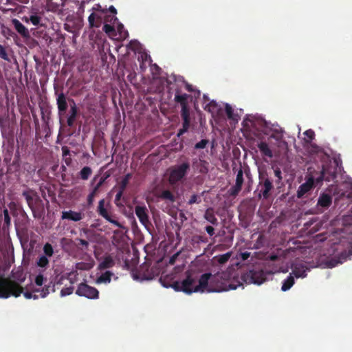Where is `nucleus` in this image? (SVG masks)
<instances>
[{"mask_svg":"<svg viewBox=\"0 0 352 352\" xmlns=\"http://www.w3.org/2000/svg\"><path fill=\"white\" fill-rule=\"evenodd\" d=\"M73 290V287H65L61 289L60 294L62 296H68L72 294Z\"/></svg>","mask_w":352,"mask_h":352,"instance_id":"43","label":"nucleus"},{"mask_svg":"<svg viewBox=\"0 0 352 352\" xmlns=\"http://www.w3.org/2000/svg\"><path fill=\"white\" fill-rule=\"evenodd\" d=\"M36 264L37 267L45 270L49 267L50 261L47 256L41 255L38 258Z\"/></svg>","mask_w":352,"mask_h":352,"instance_id":"27","label":"nucleus"},{"mask_svg":"<svg viewBox=\"0 0 352 352\" xmlns=\"http://www.w3.org/2000/svg\"><path fill=\"white\" fill-rule=\"evenodd\" d=\"M70 101L72 102V104L70 106L69 116L67 118V126H72L74 124V122L78 116V110L74 100L71 99Z\"/></svg>","mask_w":352,"mask_h":352,"instance_id":"15","label":"nucleus"},{"mask_svg":"<svg viewBox=\"0 0 352 352\" xmlns=\"http://www.w3.org/2000/svg\"><path fill=\"white\" fill-rule=\"evenodd\" d=\"M62 151H63V156H67V155H69V150L68 149V148L67 146H63L62 148Z\"/></svg>","mask_w":352,"mask_h":352,"instance_id":"54","label":"nucleus"},{"mask_svg":"<svg viewBox=\"0 0 352 352\" xmlns=\"http://www.w3.org/2000/svg\"><path fill=\"white\" fill-rule=\"evenodd\" d=\"M44 277L41 273H39L35 278V283L38 286H41L43 283Z\"/></svg>","mask_w":352,"mask_h":352,"instance_id":"47","label":"nucleus"},{"mask_svg":"<svg viewBox=\"0 0 352 352\" xmlns=\"http://www.w3.org/2000/svg\"><path fill=\"white\" fill-rule=\"evenodd\" d=\"M208 144V140H201V141H199L195 145V148H196V149L204 148H206V146Z\"/></svg>","mask_w":352,"mask_h":352,"instance_id":"41","label":"nucleus"},{"mask_svg":"<svg viewBox=\"0 0 352 352\" xmlns=\"http://www.w3.org/2000/svg\"><path fill=\"white\" fill-rule=\"evenodd\" d=\"M307 267L304 265H296L292 270V274L296 278H305L307 276Z\"/></svg>","mask_w":352,"mask_h":352,"instance_id":"20","label":"nucleus"},{"mask_svg":"<svg viewBox=\"0 0 352 352\" xmlns=\"http://www.w3.org/2000/svg\"><path fill=\"white\" fill-rule=\"evenodd\" d=\"M103 182V180H101L95 187L93 189L92 192H91L88 197H87V201H88V204H91L93 201H94V197L95 195H96L98 190V188H100V186L102 185Z\"/></svg>","mask_w":352,"mask_h":352,"instance_id":"30","label":"nucleus"},{"mask_svg":"<svg viewBox=\"0 0 352 352\" xmlns=\"http://www.w3.org/2000/svg\"><path fill=\"white\" fill-rule=\"evenodd\" d=\"M206 231L210 236H213L214 234V229L211 226H208L206 227Z\"/></svg>","mask_w":352,"mask_h":352,"instance_id":"52","label":"nucleus"},{"mask_svg":"<svg viewBox=\"0 0 352 352\" xmlns=\"http://www.w3.org/2000/svg\"><path fill=\"white\" fill-rule=\"evenodd\" d=\"M181 117L182 118V127L177 132V137H180L186 133L190 126V110L181 111Z\"/></svg>","mask_w":352,"mask_h":352,"instance_id":"13","label":"nucleus"},{"mask_svg":"<svg viewBox=\"0 0 352 352\" xmlns=\"http://www.w3.org/2000/svg\"><path fill=\"white\" fill-rule=\"evenodd\" d=\"M243 279L248 283L262 284L266 279L263 270H250L243 276Z\"/></svg>","mask_w":352,"mask_h":352,"instance_id":"6","label":"nucleus"},{"mask_svg":"<svg viewBox=\"0 0 352 352\" xmlns=\"http://www.w3.org/2000/svg\"><path fill=\"white\" fill-rule=\"evenodd\" d=\"M179 255V253H176V254H174L170 258H169V261H168V264L169 265H174L175 263V261L177 258V256Z\"/></svg>","mask_w":352,"mask_h":352,"instance_id":"50","label":"nucleus"},{"mask_svg":"<svg viewBox=\"0 0 352 352\" xmlns=\"http://www.w3.org/2000/svg\"><path fill=\"white\" fill-rule=\"evenodd\" d=\"M56 98V104L58 111V116L62 117L65 115L66 111L68 107L67 97L63 92H60V94H57Z\"/></svg>","mask_w":352,"mask_h":352,"instance_id":"12","label":"nucleus"},{"mask_svg":"<svg viewBox=\"0 0 352 352\" xmlns=\"http://www.w3.org/2000/svg\"><path fill=\"white\" fill-rule=\"evenodd\" d=\"M191 97L190 95L187 94H182L181 91L177 89L175 91L174 100L175 102L179 104L182 107L181 111H187L190 110L188 107L189 99Z\"/></svg>","mask_w":352,"mask_h":352,"instance_id":"10","label":"nucleus"},{"mask_svg":"<svg viewBox=\"0 0 352 352\" xmlns=\"http://www.w3.org/2000/svg\"><path fill=\"white\" fill-rule=\"evenodd\" d=\"M304 135L305 136V141L307 143H310L315 137V133L312 129H308L304 132Z\"/></svg>","mask_w":352,"mask_h":352,"instance_id":"33","label":"nucleus"},{"mask_svg":"<svg viewBox=\"0 0 352 352\" xmlns=\"http://www.w3.org/2000/svg\"><path fill=\"white\" fill-rule=\"evenodd\" d=\"M208 162L201 159H194L192 162V167L199 173L206 174L208 172Z\"/></svg>","mask_w":352,"mask_h":352,"instance_id":"14","label":"nucleus"},{"mask_svg":"<svg viewBox=\"0 0 352 352\" xmlns=\"http://www.w3.org/2000/svg\"><path fill=\"white\" fill-rule=\"evenodd\" d=\"M50 284H52V285H49L42 289V291L41 292V294H40L41 297H43V298L45 297L47 294H50V291H52V292L55 291L54 284H53L52 283H51Z\"/></svg>","mask_w":352,"mask_h":352,"instance_id":"34","label":"nucleus"},{"mask_svg":"<svg viewBox=\"0 0 352 352\" xmlns=\"http://www.w3.org/2000/svg\"><path fill=\"white\" fill-rule=\"evenodd\" d=\"M109 10L110 12H111L114 14H117V10L113 6H111L109 8Z\"/></svg>","mask_w":352,"mask_h":352,"instance_id":"56","label":"nucleus"},{"mask_svg":"<svg viewBox=\"0 0 352 352\" xmlns=\"http://www.w3.org/2000/svg\"><path fill=\"white\" fill-rule=\"evenodd\" d=\"M123 28H124L123 25H121L120 26H119V28H118V30H119V31H121V29H123ZM120 34H122V32H120Z\"/></svg>","mask_w":352,"mask_h":352,"instance_id":"62","label":"nucleus"},{"mask_svg":"<svg viewBox=\"0 0 352 352\" xmlns=\"http://www.w3.org/2000/svg\"><path fill=\"white\" fill-rule=\"evenodd\" d=\"M201 201V200L200 197L194 194L190 197V199L188 201V204L189 205H192L194 204H199Z\"/></svg>","mask_w":352,"mask_h":352,"instance_id":"40","label":"nucleus"},{"mask_svg":"<svg viewBox=\"0 0 352 352\" xmlns=\"http://www.w3.org/2000/svg\"><path fill=\"white\" fill-rule=\"evenodd\" d=\"M204 218L212 225L217 226L218 224V220L214 215V209L212 208H208L206 209L204 214Z\"/></svg>","mask_w":352,"mask_h":352,"instance_id":"22","label":"nucleus"},{"mask_svg":"<svg viewBox=\"0 0 352 352\" xmlns=\"http://www.w3.org/2000/svg\"><path fill=\"white\" fill-rule=\"evenodd\" d=\"M258 179V186L261 187L258 197H263L264 199H267L270 197V191L274 188L272 182L269 177V175L267 170H259Z\"/></svg>","mask_w":352,"mask_h":352,"instance_id":"4","label":"nucleus"},{"mask_svg":"<svg viewBox=\"0 0 352 352\" xmlns=\"http://www.w3.org/2000/svg\"><path fill=\"white\" fill-rule=\"evenodd\" d=\"M23 295L25 297V298H27V299H30L32 298H33L34 299L37 298V296L36 294H32V292H24Z\"/></svg>","mask_w":352,"mask_h":352,"instance_id":"51","label":"nucleus"},{"mask_svg":"<svg viewBox=\"0 0 352 352\" xmlns=\"http://www.w3.org/2000/svg\"><path fill=\"white\" fill-rule=\"evenodd\" d=\"M0 58L6 61L10 62L6 48L0 44Z\"/></svg>","mask_w":352,"mask_h":352,"instance_id":"35","label":"nucleus"},{"mask_svg":"<svg viewBox=\"0 0 352 352\" xmlns=\"http://www.w3.org/2000/svg\"><path fill=\"white\" fill-rule=\"evenodd\" d=\"M22 195L25 197L28 206L30 208V209L32 210V211L34 214V216L35 217V211H34V198L33 195H32L30 194V192L28 191V190L23 191L22 193Z\"/></svg>","mask_w":352,"mask_h":352,"instance_id":"25","label":"nucleus"},{"mask_svg":"<svg viewBox=\"0 0 352 352\" xmlns=\"http://www.w3.org/2000/svg\"><path fill=\"white\" fill-rule=\"evenodd\" d=\"M131 177L132 175L131 173H127L126 175H125V176L122 178V181L119 184L118 188L124 191L129 184V180L131 179Z\"/></svg>","mask_w":352,"mask_h":352,"instance_id":"29","label":"nucleus"},{"mask_svg":"<svg viewBox=\"0 0 352 352\" xmlns=\"http://www.w3.org/2000/svg\"><path fill=\"white\" fill-rule=\"evenodd\" d=\"M124 192V190H120V189L118 188V192H117V194L116 195L114 202H115L116 205L117 206H118V207L123 206V204H121L120 202V199H121V198H122V197L123 195Z\"/></svg>","mask_w":352,"mask_h":352,"instance_id":"38","label":"nucleus"},{"mask_svg":"<svg viewBox=\"0 0 352 352\" xmlns=\"http://www.w3.org/2000/svg\"><path fill=\"white\" fill-rule=\"evenodd\" d=\"M243 182V171L242 168H240L237 171L235 184L229 190V192L231 196L235 197L238 195L241 190Z\"/></svg>","mask_w":352,"mask_h":352,"instance_id":"11","label":"nucleus"},{"mask_svg":"<svg viewBox=\"0 0 352 352\" xmlns=\"http://www.w3.org/2000/svg\"><path fill=\"white\" fill-rule=\"evenodd\" d=\"M135 212L140 222L146 228L149 229L151 223L149 221L148 210L145 206H136Z\"/></svg>","mask_w":352,"mask_h":352,"instance_id":"8","label":"nucleus"},{"mask_svg":"<svg viewBox=\"0 0 352 352\" xmlns=\"http://www.w3.org/2000/svg\"><path fill=\"white\" fill-rule=\"evenodd\" d=\"M195 94H194V96L195 98H199L200 95H201V92L199 90H195L194 89V91Z\"/></svg>","mask_w":352,"mask_h":352,"instance_id":"57","label":"nucleus"},{"mask_svg":"<svg viewBox=\"0 0 352 352\" xmlns=\"http://www.w3.org/2000/svg\"><path fill=\"white\" fill-rule=\"evenodd\" d=\"M199 239L200 241L204 242V243H206L208 241L207 238L204 236H199Z\"/></svg>","mask_w":352,"mask_h":352,"instance_id":"59","label":"nucleus"},{"mask_svg":"<svg viewBox=\"0 0 352 352\" xmlns=\"http://www.w3.org/2000/svg\"><path fill=\"white\" fill-rule=\"evenodd\" d=\"M114 265L115 261L112 258V257L111 256H107L104 258L103 261L101 263H100L98 265V269L102 270L111 268L112 267L114 266Z\"/></svg>","mask_w":352,"mask_h":352,"instance_id":"21","label":"nucleus"},{"mask_svg":"<svg viewBox=\"0 0 352 352\" xmlns=\"http://www.w3.org/2000/svg\"><path fill=\"white\" fill-rule=\"evenodd\" d=\"M294 278L292 274H290L283 282L281 287L282 291L286 292L289 290L294 285Z\"/></svg>","mask_w":352,"mask_h":352,"instance_id":"26","label":"nucleus"},{"mask_svg":"<svg viewBox=\"0 0 352 352\" xmlns=\"http://www.w3.org/2000/svg\"><path fill=\"white\" fill-rule=\"evenodd\" d=\"M211 276V273H205L198 278L197 276L187 272L186 278L182 281L175 280L171 284H168L162 278H160V280L165 287H170L176 292H183L187 294H191L193 292H204L206 290L212 292V289H208Z\"/></svg>","mask_w":352,"mask_h":352,"instance_id":"1","label":"nucleus"},{"mask_svg":"<svg viewBox=\"0 0 352 352\" xmlns=\"http://www.w3.org/2000/svg\"><path fill=\"white\" fill-rule=\"evenodd\" d=\"M61 218L63 219H68L74 221H79L83 218V214L80 212L73 210L63 211Z\"/></svg>","mask_w":352,"mask_h":352,"instance_id":"16","label":"nucleus"},{"mask_svg":"<svg viewBox=\"0 0 352 352\" xmlns=\"http://www.w3.org/2000/svg\"><path fill=\"white\" fill-rule=\"evenodd\" d=\"M229 288L231 289H235L236 288V286H233L232 285H229Z\"/></svg>","mask_w":352,"mask_h":352,"instance_id":"61","label":"nucleus"},{"mask_svg":"<svg viewBox=\"0 0 352 352\" xmlns=\"http://www.w3.org/2000/svg\"><path fill=\"white\" fill-rule=\"evenodd\" d=\"M67 0H60L59 2H56V3L58 5V6H60L62 7L64 6L65 2L67 1Z\"/></svg>","mask_w":352,"mask_h":352,"instance_id":"58","label":"nucleus"},{"mask_svg":"<svg viewBox=\"0 0 352 352\" xmlns=\"http://www.w3.org/2000/svg\"><path fill=\"white\" fill-rule=\"evenodd\" d=\"M217 107V103L214 100L210 101L204 107L206 111L214 112Z\"/></svg>","mask_w":352,"mask_h":352,"instance_id":"36","label":"nucleus"},{"mask_svg":"<svg viewBox=\"0 0 352 352\" xmlns=\"http://www.w3.org/2000/svg\"><path fill=\"white\" fill-rule=\"evenodd\" d=\"M250 256V252H244L240 253V258L243 261L247 260Z\"/></svg>","mask_w":352,"mask_h":352,"instance_id":"53","label":"nucleus"},{"mask_svg":"<svg viewBox=\"0 0 352 352\" xmlns=\"http://www.w3.org/2000/svg\"><path fill=\"white\" fill-rule=\"evenodd\" d=\"M12 23L14 26L15 30L23 37L28 38L30 36V33H29L28 30L18 19H13Z\"/></svg>","mask_w":352,"mask_h":352,"instance_id":"17","label":"nucleus"},{"mask_svg":"<svg viewBox=\"0 0 352 352\" xmlns=\"http://www.w3.org/2000/svg\"><path fill=\"white\" fill-rule=\"evenodd\" d=\"M257 146L263 156L267 157L269 158H272L273 157V152L267 142L261 141L258 143Z\"/></svg>","mask_w":352,"mask_h":352,"instance_id":"19","label":"nucleus"},{"mask_svg":"<svg viewBox=\"0 0 352 352\" xmlns=\"http://www.w3.org/2000/svg\"><path fill=\"white\" fill-rule=\"evenodd\" d=\"M23 293V287L15 281L3 278L0 280V297L8 298L10 296L18 297Z\"/></svg>","mask_w":352,"mask_h":352,"instance_id":"3","label":"nucleus"},{"mask_svg":"<svg viewBox=\"0 0 352 352\" xmlns=\"http://www.w3.org/2000/svg\"><path fill=\"white\" fill-rule=\"evenodd\" d=\"M225 111H226V115L228 118L234 119L233 109L230 104H226V107H225Z\"/></svg>","mask_w":352,"mask_h":352,"instance_id":"42","label":"nucleus"},{"mask_svg":"<svg viewBox=\"0 0 352 352\" xmlns=\"http://www.w3.org/2000/svg\"><path fill=\"white\" fill-rule=\"evenodd\" d=\"M156 197L162 200L168 201L171 203H173L175 201V195L168 190H163L161 193L157 194Z\"/></svg>","mask_w":352,"mask_h":352,"instance_id":"23","label":"nucleus"},{"mask_svg":"<svg viewBox=\"0 0 352 352\" xmlns=\"http://www.w3.org/2000/svg\"><path fill=\"white\" fill-rule=\"evenodd\" d=\"M186 89L187 91H190V92H193L194 91V89H193V87L192 85L188 84V83H186Z\"/></svg>","mask_w":352,"mask_h":352,"instance_id":"55","label":"nucleus"},{"mask_svg":"<svg viewBox=\"0 0 352 352\" xmlns=\"http://www.w3.org/2000/svg\"><path fill=\"white\" fill-rule=\"evenodd\" d=\"M3 217H4V223L6 225L9 226L10 224V217L9 215V212L8 209L5 208L3 210Z\"/></svg>","mask_w":352,"mask_h":352,"instance_id":"44","label":"nucleus"},{"mask_svg":"<svg viewBox=\"0 0 352 352\" xmlns=\"http://www.w3.org/2000/svg\"><path fill=\"white\" fill-rule=\"evenodd\" d=\"M44 255L47 257H51L54 254V248L50 243H46L43 248Z\"/></svg>","mask_w":352,"mask_h":352,"instance_id":"31","label":"nucleus"},{"mask_svg":"<svg viewBox=\"0 0 352 352\" xmlns=\"http://www.w3.org/2000/svg\"><path fill=\"white\" fill-rule=\"evenodd\" d=\"M102 30L106 32V33H110L113 31H114V28L113 26L109 25V24H104L103 28H102Z\"/></svg>","mask_w":352,"mask_h":352,"instance_id":"48","label":"nucleus"},{"mask_svg":"<svg viewBox=\"0 0 352 352\" xmlns=\"http://www.w3.org/2000/svg\"><path fill=\"white\" fill-rule=\"evenodd\" d=\"M283 131L281 129H275L273 130V133L270 136V138L274 139L276 141H280L282 140L283 138Z\"/></svg>","mask_w":352,"mask_h":352,"instance_id":"32","label":"nucleus"},{"mask_svg":"<svg viewBox=\"0 0 352 352\" xmlns=\"http://www.w3.org/2000/svg\"><path fill=\"white\" fill-rule=\"evenodd\" d=\"M332 203V197L330 195L322 193L320 195L317 205L322 208H329Z\"/></svg>","mask_w":352,"mask_h":352,"instance_id":"18","label":"nucleus"},{"mask_svg":"<svg viewBox=\"0 0 352 352\" xmlns=\"http://www.w3.org/2000/svg\"><path fill=\"white\" fill-rule=\"evenodd\" d=\"M325 167L322 166V169L320 172V175L317 177H314L313 175H309L307 179L306 182L302 184L298 188L296 192V197L299 199L302 198L305 195L310 192L316 184H320L324 179L329 181V178H325Z\"/></svg>","mask_w":352,"mask_h":352,"instance_id":"2","label":"nucleus"},{"mask_svg":"<svg viewBox=\"0 0 352 352\" xmlns=\"http://www.w3.org/2000/svg\"><path fill=\"white\" fill-rule=\"evenodd\" d=\"M204 99L205 102L209 101L208 97L205 94L204 95Z\"/></svg>","mask_w":352,"mask_h":352,"instance_id":"60","label":"nucleus"},{"mask_svg":"<svg viewBox=\"0 0 352 352\" xmlns=\"http://www.w3.org/2000/svg\"><path fill=\"white\" fill-rule=\"evenodd\" d=\"M274 173L275 177H276V179L275 180V183L276 184H279L280 183H281V181L283 179L282 172H281L280 169L277 167L274 170Z\"/></svg>","mask_w":352,"mask_h":352,"instance_id":"39","label":"nucleus"},{"mask_svg":"<svg viewBox=\"0 0 352 352\" xmlns=\"http://www.w3.org/2000/svg\"><path fill=\"white\" fill-rule=\"evenodd\" d=\"M276 256H272V259H273V260H274V259H275V258H276Z\"/></svg>","mask_w":352,"mask_h":352,"instance_id":"64","label":"nucleus"},{"mask_svg":"<svg viewBox=\"0 0 352 352\" xmlns=\"http://www.w3.org/2000/svg\"><path fill=\"white\" fill-rule=\"evenodd\" d=\"M95 18H96V15L94 13H91L89 17H88V21H89V25L90 27H98L99 26V24H95L94 22H95Z\"/></svg>","mask_w":352,"mask_h":352,"instance_id":"45","label":"nucleus"},{"mask_svg":"<svg viewBox=\"0 0 352 352\" xmlns=\"http://www.w3.org/2000/svg\"><path fill=\"white\" fill-rule=\"evenodd\" d=\"M76 294L80 296L94 299L98 298L99 292L96 288L82 283L78 285Z\"/></svg>","mask_w":352,"mask_h":352,"instance_id":"7","label":"nucleus"},{"mask_svg":"<svg viewBox=\"0 0 352 352\" xmlns=\"http://www.w3.org/2000/svg\"><path fill=\"white\" fill-rule=\"evenodd\" d=\"M190 170V164L184 162L179 165L174 166L169 174V182L172 184H175L182 180Z\"/></svg>","mask_w":352,"mask_h":352,"instance_id":"5","label":"nucleus"},{"mask_svg":"<svg viewBox=\"0 0 352 352\" xmlns=\"http://www.w3.org/2000/svg\"><path fill=\"white\" fill-rule=\"evenodd\" d=\"M30 20L34 25L37 26L40 23L41 18L37 15H32Z\"/></svg>","mask_w":352,"mask_h":352,"instance_id":"46","label":"nucleus"},{"mask_svg":"<svg viewBox=\"0 0 352 352\" xmlns=\"http://www.w3.org/2000/svg\"><path fill=\"white\" fill-rule=\"evenodd\" d=\"M70 161H71V160H70V159H68V160H65V162H66V164H67V165H69V163H70Z\"/></svg>","mask_w":352,"mask_h":352,"instance_id":"63","label":"nucleus"},{"mask_svg":"<svg viewBox=\"0 0 352 352\" xmlns=\"http://www.w3.org/2000/svg\"><path fill=\"white\" fill-rule=\"evenodd\" d=\"M105 201L104 199L99 201L97 212L98 214L105 219L107 221L113 224L118 228H122V225L117 220L113 219V215L109 214L104 208Z\"/></svg>","mask_w":352,"mask_h":352,"instance_id":"9","label":"nucleus"},{"mask_svg":"<svg viewBox=\"0 0 352 352\" xmlns=\"http://www.w3.org/2000/svg\"><path fill=\"white\" fill-rule=\"evenodd\" d=\"M92 174V170L89 166H84L79 172V177L82 180H87Z\"/></svg>","mask_w":352,"mask_h":352,"instance_id":"28","label":"nucleus"},{"mask_svg":"<svg viewBox=\"0 0 352 352\" xmlns=\"http://www.w3.org/2000/svg\"><path fill=\"white\" fill-rule=\"evenodd\" d=\"M79 242V245H82L85 250H88L89 243L87 241L82 239H77Z\"/></svg>","mask_w":352,"mask_h":352,"instance_id":"49","label":"nucleus"},{"mask_svg":"<svg viewBox=\"0 0 352 352\" xmlns=\"http://www.w3.org/2000/svg\"><path fill=\"white\" fill-rule=\"evenodd\" d=\"M230 256H231V252H227L226 254L219 255L217 261L220 264H224L229 260Z\"/></svg>","mask_w":352,"mask_h":352,"instance_id":"37","label":"nucleus"},{"mask_svg":"<svg viewBox=\"0 0 352 352\" xmlns=\"http://www.w3.org/2000/svg\"><path fill=\"white\" fill-rule=\"evenodd\" d=\"M113 276V274L110 271H106L102 273L100 276H98L96 279V283L98 284L104 283L107 284L111 282V277Z\"/></svg>","mask_w":352,"mask_h":352,"instance_id":"24","label":"nucleus"}]
</instances>
